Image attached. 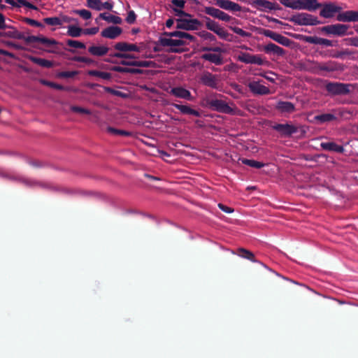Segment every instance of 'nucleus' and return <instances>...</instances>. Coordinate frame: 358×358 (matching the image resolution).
I'll use <instances>...</instances> for the list:
<instances>
[{"mask_svg": "<svg viewBox=\"0 0 358 358\" xmlns=\"http://www.w3.org/2000/svg\"><path fill=\"white\" fill-rule=\"evenodd\" d=\"M66 42L69 46L74 48L85 49L86 48L85 44L79 41L68 39Z\"/></svg>", "mask_w": 358, "mask_h": 358, "instance_id": "nucleus-49", "label": "nucleus"}, {"mask_svg": "<svg viewBox=\"0 0 358 358\" xmlns=\"http://www.w3.org/2000/svg\"><path fill=\"white\" fill-rule=\"evenodd\" d=\"M205 19H206V27L208 30L215 33L216 31L220 27L218 22L211 20L210 17H205Z\"/></svg>", "mask_w": 358, "mask_h": 358, "instance_id": "nucleus-43", "label": "nucleus"}, {"mask_svg": "<svg viewBox=\"0 0 358 358\" xmlns=\"http://www.w3.org/2000/svg\"><path fill=\"white\" fill-rule=\"evenodd\" d=\"M78 73L77 71H59L57 73V77L59 78H73Z\"/></svg>", "mask_w": 358, "mask_h": 358, "instance_id": "nucleus-50", "label": "nucleus"}, {"mask_svg": "<svg viewBox=\"0 0 358 358\" xmlns=\"http://www.w3.org/2000/svg\"><path fill=\"white\" fill-rule=\"evenodd\" d=\"M320 67L321 63L310 59H308L300 64V69L301 70L317 75H322ZM322 76L326 75L322 74Z\"/></svg>", "mask_w": 358, "mask_h": 358, "instance_id": "nucleus-14", "label": "nucleus"}, {"mask_svg": "<svg viewBox=\"0 0 358 358\" xmlns=\"http://www.w3.org/2000/svg\"><path fill=\"white\" fill-rule=\"evenodd\" d=\"M71 109L74 113H83L86 115L91 114L90 110L78 106H71Z\"/></svg>", "mask_w": 358, "mask_h": 358, "instance_id": "nucleus-56", "label": "nucleus"}, {"mask_svg": "<svg viewBox=\"0 0 358 358\" xmlns=\"http://www.w3.org/2000/svg\"><path fill=\"white\" fill-rule=\"evenodd\" d=\"M0 36L13 39L24 40L27 43L26 38H27V36H26L24 32L19 31L16 29H13L12 30L6 31H0Z\"/></svg>", "mask_w": 358, "mask_h": 358, "instance_id": "nucleus-26", "label": "nucleus"}, {"mask_svg": "<svg viewBox=\"0 0 358 358\" xmlns=\"http://www.w3.org/2000/svg\"><path fill=\"white\" fill-rule=\"evenodd\" d=\"M248 87L252 93L257 95H266L270 93V90L266 86L261 85L259 82L253 81L248 84Z\"/></svg>", "mask_w": 358, "mask_h": 358, "instance_id": "nucleus-23", "label": "nucleus"}, {"mask_svg": "<svg viewBox=\"0 0 358 358\" xmlns=\"http://www.w3.org/2000/svg\"><path fill=\"white\" fill-rule=\"evenodd\" d=\"M176 20V29L185 31L197 30L201 26V22L198 19L178 18Z\"/></svg>", "mask_w": 358, "mask_h": 358, "instance_id": "nucleus-8", "label": "nucleus"}, {"mask_svg": "<svg viewBox=\"0 0 358 358\" xmlns=\"http://www.w3.org/2000/svg\"><path fill=\"white\" fill-rule=\"evenodd\" d=\"M215 5L221 9L232 12H240L242 7L237 3L231 0H215Z\"/></svg>", "mask_w": 358, "mask_h": 358, "instance_id": "nucleus-16", "label": "nucleus"}, {"mask_svg": "<svg viewBox=\"0 0 358 358\" xmlns=\"http://www.w3.org/2000/svg\"><path fill=\"white\" fill-rule=\"evenodd\" d=\"M275 109L281 113H292L295 111V105L290 101H279L275 105Z\"/></svg>", "mask_w": 358, "mask_h": 358, "instance_id": "nucleus-24", "label": "nucleus"}, {"mask_svg": "<svg viewBox=\"0 0 358 358\" xmlns=\"http://www.w3.org/2000/svg\"><path fill=\"white\" fill-rule=\"evenodd\" d=\"M199 35L204 40H208L210 41H215L216 40V38L213 34L206 31H200Z\"/></svg>", "mask_w": 358, "mask_h": 358, "instance_id": "nucleus-54", "label": "nucleus"}, {"mask_svg": "<svg viewBox=\"0 0 358 358\" xmlns=\"http://www.w3.org/2000/svg\"><path fill=\"white\" fill-rule=\"evenodd\" d=\"M349 28L350 26L348 24L338 23L322 27L320 28V30L329 36L342 37L348 35Z\"/></svg>", "mask_w": 358, "mask_h": 358, "instance_id": "nucleus-3", "label": "nucleus"}, {"mask_svg": "<svg viewBox=\"0 0 358 358\" xmlns=\"http://www.w3.org/2000/svg\"><path fill=\"white\" fill-rule=\"evenodd\" d=\"M105 92H108L114 96L121 97V98H127L128 94L124 93L121 91L114 90L110 87H103Z\"/></svg>", "mask_w": 358, "mask_h": 358, "instance_id": "nucleus-46", "label": "nucleus"}, {"mask_svg": "<svg viewBox=\"0 0 358 358\" xmlns=\"http://www.w3.org/2000/svg\"><path fill=\"white\" fill-rule=\"evenodd\" d=\"M136 20V15L134 10H129L127 13V16L125 19L128 24H134Z\"/></svg>", "mask_w": 358, "mask_h": 358, "instance_id": "nucleus-60", "label": "nucleus"}, {"mask_svg": "<svg viewBox=\"0 0 358 358\" xmlns=\"http://www.w3.org/2000/svg\"><path fill=\"white\" fill-rule=\"evenodd\" d=\"M83 34V29L75 26L69 25L68 27L67 35L73 38H77Z\"/></svg>", "mask_w": 358, "mask_h": 358, "instance_id": "nucleus-39", "label": "nucleus"}, {"mask_svg": "<svg viewBox=\"0 0 358 358\" xmlns=\"http://www.w3.org/2000/svg\"><path fill=\"white\" fill-rule=\"evenodd\" d=\"M320 147L324 150L334 152L336 153H343L345 151L343 145H338L334 141L322 142L320 143Z\"/></svg>", "mask_w": 358, "mask_h": 358, "instance_id": "nucleus-27", "label": "nucleus"}, {"mask_svg": "<svg viewBox=\"0 0 358 358\" xmlns=\"http://www.w3.org/2000/svg\"><path fill=\"white\" fill-rule=\"evenodd\" d=\"M305 4V8L308 11H315L317 8H320L322 6V3H319L317 0H303Z\"/></svg>", "mask_w": 358, "mask_h": 358, "instance_id": "nucleus-41", "label": "nucleus"}, {"mask_svg": "<svg viewBox=\"0 0 358 358\" xmlns=\"http://www.w3.org/2000/svg\"><path fill=\"white\" fill-rule=\"evenodd\" d=\"M183 8H172V10L174 12L175 15L178 17H192V15L182 10Z\"/></svg>", "mask_w": 358, "mask_h": 358, "instance_id": "nucleus-53", "label": "nucleus"}, {"mask_svg": "<svg viewBox=\"0 0 358 358\" xmlns=\"http://www.w3.org/2000/svg\"><path fill=\"white\" fill-rule=\"evenodd\" d=\"M288 20L299 26H315L322 24V22L319 20L317 16L308 13H299L293 15L288 18Z\"/></svg>", "mask_w": 358, "mask_h": 358, "instance_id": "nucleus-1", "label": "nucleus"}, {"mask_svg": "<svg viewBox=\"0 0 358 358\" xmlns=\"http://www.w3.org/2000/svg\"><path fill=\"white\" fill-rule=\"evenodd\" d=\"M352 54V51H350L348 49H345V50H342V51H338L337 52L334 54L332 55V57L334 58H341V59H343V58H344L345 56L351 55Z\"/></svg>", "mask_w": 358, "mask_h": 358, "instance_id": "nucleus-58", "label": "nucleus"}, {"mask_svg": "<svg viewBox=\"0 0 358 358\" xmlns=\"http://www.w3.org/2000/svg\"><path fill=\"white\" fill-rule=\"evenodd\" d=\"M206 106L214 111L228 115H234V110L227 103L220 99H211L206 101Z\"/></svg>", "mask_w": 358, "mask_h": 358, "instance_id": "nucleus-4", "label": "nucleus"}, {"mask_svg": "<svg viewBox=\"0 0 358 358\" xmlns=\"http://www.w3.org/2000/svg\"><path fill=\"white\" fill-rule=\"evenodd\" d=\"M215 34H216L221 39L224 41L228 39V37L229 36V34L221 27L216 31Z\"/></svg>", "mask_w": 358, "mask_h": 358, "instance_id": "nucleus-59", "label": "nucleus"}, {"mask_svg": "<svg viewBox=\"0 0 358 358\" xmlns=\"http://www.w3.org/2000/svg\"><path fill=\"white\" fill-rule=\"evenodd\" d=\"M40 83L45 86H48V87H50L51 88H53V89L57 90H61V91L69 90L68 87H64L62 85H60V84H58V83H54V82H52V81H50L48 80H45V79H41L40 80Z\"/></svg>", "mask_w": 358, "mask_h": 358, "instance_id": "nucleus-40", "label": "nucleus"}, {"mask_svg": "<svg viewBox=\"0 0 358 358\" xmlns=\"http://www.w3.org/2000/svg\"><path fill=\"white\" fill-rule=\"evenodd\" d=\"M114 49L118 50V52H124L127 53V52H140V48L134 43H129L127 42H118L114 45Z\"/></svg>", "mask_w": 358, "mask_h": 358, "instance_id": "nucleus-20", "label": "nucleus"}, {"mask_svg": "<svg viewBox=\"0 0 358 358\" xmlns=\"http://www.w3.org/2000/svg\"><path fill=\"white\" fill-rule=\"evenodd\" d=\"M172 37H160L159 38V45L163 47H170L169 52L182 53L186 50L181 46L188 45V43L182 39H173Z\"/></svg>", "mask_w": 358, "mask_h": 358, "instance_id": "nucleus-2", "label": "nucleus"}, {"mask_svg": "<svg viewBox=\"0 0 358 358\" xmlns=\"http://www.w3.org/2000/svg\"><path fill=\"white\" fill-rule=\"evenodd\" d=\"M169 93L177 98L183 99L187 101H192L194 99L191 92L182 87H173L171 89Z\"/></svg>", "mask_w": 358, "mask_h": 358, "instance_id": "nucleus-19", "label": "nucleus"}, {"mask_svg": "<svg viewBox=\"0 0 358 358\" xmlns=\"http://www.w3.org/2000/svg\"><path fill=\"white\" fill-rule=\"evenodd\" d=\"M107 131L109 133L115 134V135H120V136H132V132H131V131L123 130V129H116V128H114L112 127H108L107 128Z\"/></svg>", "mask_w": 358, "mask_h": 358, "instance_id": "nucleus-44", "label": "nucleus"}, {"mask_svg": "<svg viewBox=\"0 0 358 358\" xmlns=\"http://www.w3.org/2000/svg\"><path fill=\"white\" fill-rule=\"evenodd\" d=\"M99 27H94L91 28L83 29V34L85 35H94L99 32Z\"/></svg>", "mask_w": 358, "mask_h": 358, "instance_id": "nucleus-61", "label": "nucleus"}, {"mask_svg": "<svg viewBox=\"0 0 358 358\" xmlns=\"http://www.w3.org/2000/svg\"><path fill=\"white\" fill-rule=\"evenodd\" d=\"M5 44L8 46V47H10V48H15V50H24L25 48L22 46L21 45L18 44V43H15L13 41H6L5 43Z\"/></svg>", "mask_w": 358, "mask_h": 358, "instance_id": "nucleus-63", "label": "nucleus"}, {"mask_svg": "<svg viewBox=\"0 0 358 358\" xmlns=\"http://www.w3.org/2000/svg\"><path fill=\"white\" fill-rule=\"evenodd\" d=\"M87 75L90 76L99 77L106 80H110L112 78V74L110 73L97 70H90L87 71Z\"/></svg>", "mask_w": 358, "mask_h": 358, "instance_id": "nucleus-37", "label": "nucleus"}, {"mask_svg": "<svg viewBox=\"0 0 358 358\" xmlns=\"http://www.w3.org/2000/svg\"><path fill=\"white\" fill-rule=\"evenodd\" d=\"M291 6L290 8L294 10H306L303 0H295Z\"/></svg>", "mask_w": 358, "mask_h": 358, "instance_id": "nucleus-55", "label": "nucleus"}, {"mask_svg": "<svg viewBox=\"0 0 358 358\" xmlns=\"http://www.w3.org/2000/svg\"><path fill=\"white\" fill-rule=\"evenodd\" d=\"M236 255L240 257L248 259L252 262H259V260L255 259V255L251 251L246 250L243 248H240L238 249Z\"/></svg>", "mask_w": 358, "mask_h": 358, "instance_id": "nucleus-35", "label": "nucleus"}, {"mask_svg": "<svg viewBox=\"0 0 358 358\" xmlns=\"http://www.w3.org/2000/svg\"><path fill=\"white\" fill-rule=\"evenodd\" d=\"M272 129L283 137H290L298 131V128L296 126L289 123H277L272 126Z\"/></svg>", "mask_w": 358, "mask_h": 358, "instance_id": "nucleus-11", "label": "nucleus"}, {"mask_svg": "<svg viewBox=\"0 0 358 358\" xmlns=\"http://www.w3.org/2000/svg\"><path fill=\"white\" fill-rule=\"evenodd\" d=\"M217 206L222 211H223L226 213H228V214L231 213L234 211V208L229 207L227 206H225L221 203H218Z\"/></svg>", "mask_w": 358, "mask_h": 358, "instance_id": "nucleus-64", "label": "nucleus"}, {"mask_svg": "<svg viewBox=\"0 0 358 358\" xmlns=\"http://www.w3.org/2000/svg\"><path fill=\"white\" fill-rule=\"evenodd\" d=\"M238 60L247 64H257L263 66L268 63V61L263 59L259 55H251L248 52H242L238 56Z\"/></svg>", "mask_w": 358, "mask_h": 358, "instance_id": "nucleus-10", "label": "nucleus"}, {"mask_svg": "<svg viewBox=\"0 0 358 358\" xmlns=\"http://www.w3.org/2000/svg\"><path fill=\"white\" fill-rule=\"evenodd\" d=\"M204 13L213 17L224 22H229L231 17L224 11L211 6L204 8Z\"/></svg>", "mask_w": 358, "mask_h": 358, "instance_id": "nucleus-15", "label": "nucleus"}, {"mask_svg": "<svg viewBox=\"0 0 358 358\" xmlns=\"http://www.w3.org/2000/svg\"><path fill=\"white\" fill-rule=\"evenodd\" d=\"M88 52L92 56L102 57L106 55L108 51L109 48L106 45H92L87 49Z\"/></svg>", "mask_w": 358, "mask_h": 358, "instance_id": "nucleus-29", "label": "nucleus"}, {"mask_svg": "<svg viewBox=\"0 0 358 358\" xmlns=\"http://www.w3.org/2000/svg\"><path fill=\"white\" fill-rule=\"evenodd\" d=\"M336 20L342 22H358V10H349L341 12L336 15Z\"/></svg>", "mask_w": 358, "mask_h": 358, "instance_id": "nucleus-18", "label": "nucleus"}, {"mask_svg": "<svg viewBox=\"0 0 358 358\" xmlns=\"http://www.w3.org/2000/svg\"><path fill=\"white\" fill-rule=\"evenodd\" d=\"M99 19H102L107 22L113 23L115 24H120L122 22L120 17L113 15H108L106 13H100L99 17L95 20L96 22H98Z\"/></svg>", "mask_w": 358, "mask_h": 358, "instance_id": "nucleus-33", "label": "nucleus"}, {"mask_svg": "<svg viewBox=\"0 0 358 358\" xmlns=\"http://www.w3.org/2000/svg\"><path fill=\"white\" fill-rule=\"evenodd\" d=\"M122 33V29L117 26H109L103 29L101 36L109 39H115Z\"/></svg>", "mask_w": 358, "mask_h": 358, "instance_id": "nucleus-21", "label": "nucleus"}, {"mask_svg": "<svg viewBox=\"0 0 358 358\" xmlns=\"http://www.w3.org/2000/svg\"><path fill=\"white\" fill-rule=\"evenodd\" d=\"M43 21L45 24L52 26H61L62 24V20L58 17H45Z\"/></svg>", "mask_w": 358, "mask_h": 358, "instance_id": "nucleus-45", "label": "nucleus"}, {"mask_svg": "<svg viewBox=\"0 0 358 358\" xmlns=\"http://www.w3.org/2000/svg\"><path fill=\"white\" fill-rule=\"evenodd\" d=\"M115 59V58L124 59L123 60L134 61L137 59V56L134 54L124 52H113L109 54V57Z\"/></svg>", "mask_w": 358, "mask_h": 358, "instance_id": "nucleus-36", "label": "nucleus"}, {"mask_svg": "<svg viewBox=\"0 0 358 358\" xmlns=\"http://www.w3.org/2000/svg\"><path fill=\"white\" fill-rule=\"evenodd\" d=\"M25 57L28 60L31 61V62H33L36 64H38L40 66H42L44 68L50 69V68L53 67V66H54V62L50 60H48L45 59L40 58V57H34V56L30 55H26Z\"/></svg>", "mask_w": 358, "mask_h": 358, "instance_id": "nucleus-28", "label": "nucleus"}, {"mask_svg": "<svg viewBox=\"0 0 358 358\" xmlns=\"http://www.w3.org/2000/svg\"><path fill=\"white\" fill-rule=\"evenodd\" d=\"M73 12L78 14L84 20H89L92 17L91 12L86 9L75 10Z\"/></svg>", "mask_w": 358, "mask_h": 358, "instance_id": "nucleus-52", "label": "nucleus"}, {"mask_svg": "<svg viewBox=\"0 0 358 358\" xmlns=\"http://www.w3.org/2000/svg\"><path fill=\"white\" fill-rule=\"evenodd\" d=\"M261 34L264 35L266 37L270 38L272 40L275 41V42L288 47L290 45L291 41L289 38L278 34L276 32H274L269 29H263L261 32Z\"/></svg>", "mask_w": 358, "mask_h": 358, "instance_id": "nucleus-12", "label": "nucleus"}, {"mask_svg": "<svg viewBox=\"0 0 358 358\" xmlns=\"http://www.w3.org/2000/svg\"><path fill=\"white\" fill-rule=\"evenodd\" d=\"M229 29L233 31L235 34H238L239 36L242 37H250L252 36V34L248 31H245L241 28H239L238 27H232L230 26Z\"/></svg>", "mask_w": 358, "mask_h": 358, "instance_id": "nucleus-51", "label": "nucleus"}, {"mask_svg": "<svg viewBox=\"0 0 358 358\" xmlns=\"http://www.w3.org/2000/svg\"><path fill=\"white\" fill-rule=\"evenodd\" d=\"M26 39L27 43L38 42L47 46L57 45L59 43L58 41L55 39L48 38L43 36H27Z\"/></svg>", "mask_w": 358, "mask_h": 358, "instance_id": "nucleus-22", "label": "nucleus"}, {"mask_svg": "<svg viewBox=\"0 0 358 358\" xmlns=\"http://www.w3.org/2000/svg\"><path fill=\"white\" fill-rule=\"evenodd\" d=\"M124 66H113L110 67L108 69H110L112 71L117 72V73H129V68Z\"/></svg>", "mask_w": 358, "mask_h": 358, "instance_id": "nucleus-57", "label": "nucleus"}, {"mask_svg": "<svg viewBox=\"0 0 358 358\" xmlns=\"http://www.w3.org/2000/svg\"><path fill=\"white\" fill-rule=\"evenodd\" d=\"M320 15L324 18H332L336 13H340L342 7L337 6L333 2H326L322 3Z\"/></svg>", "mask_w": 358, "mask_h": 358, "instance_id": "nucleus-9", "label": "nucleus"}, {"mask_svg": "<svg viewBox=\"0 0 358 358\" xmlns=\"http://www.w3.org/2000/svg\"><path fill=\"white\" fill-rule=\"evenodd\" d=\"M164 35L168 36V37H177L178 39H188L190 41L194 42L196 38L193 35L181 31H174L171 32H164Z\"/></svg>", "mask_w": 358, "mask_h": 358, "instance_id": "nucleus-30", "label": "nucleus"}, {"mask_svg": "<svg viewBox=\"0 0 358 358\" xmlns=\"http://www.w3.org/2000/svg\"><path fill=\"white\" fill-rule=\"evenodd\" d=\"M264 50L266 53H273L277 56L282 57L285 54V50L273 43H269L264 47Z\"/></svg>", "mask_w": 358, "mask_h": 358, "instance_id": "nucleus-31", "label": "nucleus"}, {"mask_svg": "<svg viewBox=\"0 0 358 358\" xmlns=\"http://www.w3.org/2000/svg\"><path fill=\"white\" fill-rule=\"evenodd\" d=\"M171 105L173 108L180 110V112L182 115H193V116H195L197 117H201V113L199 110L192 108L188 105H182V104L175 103H171Z\"/></svg>", "mask_w": 358, "mask_h": 358, "instance_id": "nucleus-25", "label": "nucleus"}, {"mask_svg": "<svg viewBox=\"0 0 358 358\" xmlns=\"http://www.w3.org/2000/svg\"><path fill=\"white\" fill-rule=\"evenodd\" d=\"M301 38L306 43L314 45H320L321 38L320 37L311 36H302Z\"/></svg>", "mask_w": 358, "mask_h": 358, "instance_id": "nucleus-47", "label": "nucleus"}, {"mask_svg": "<svg viewBox=\"0 0 358 358\" xmlns=\"http://www.w3.org/2000/svg\"><path fill=\"white\" fill-rule=\"evenodd\" d=\"M201 83L212 89H218V80L216 75H214L208 71L203 73L201 78Z\"/></svg>", "mask_w": 358, "mask_h": 358, "instance_id": "nucleus-17", "label": "nucleus"}, {"mask_svg": "<svg viewBox=\"0 0 358 358\" xmlns=\"http://www.w3.org/2000/svg\"><path fill=\"white\" fill-rule=\"evenodd\" d=\"M345 41L348 42V45L358 48V37L357 36L348 38H345Z\"/></svg>", "mask_w": 358, "mask_h": 358, "instance_id": "nucleus-62", "label": "nucleus"}, {"mask_svg": "<svg viewBox=\"0 0 358 358\" xmlns=\"http://www.w3.org/2000/svg\"><path fill=\"white\" fill-rule=\"evenodd\" d=\"M337 119V117L332 113H322L317 115L314 117V120L317 123L324 124L334 121Z\"/></svg>", "mask_w": 358, "mask_h": 358, "instance_id": "nucleus-34", "label": "nucleus"}, {"mask_svg": "<svg viewBox=\"0 0 358 358\" xmlns=\"http://www.w3.org/2000/svg\"><path fill=\"white\" fill-rule=\"evenodd\" d=\"M105 62L113 64H120L122 66H131L136 67H152L155 65V62L150 60H144V61H128V60H120L117 61V59H113L112 58H105Z\"/></svg>", "mask_w": 358, "mask_h": 358, "instance_id": "nucleus-6", "label": "nucleus"}, {"mask_svg": "<svg viewBox=\"0 0 358 358\" xmlns=\"http://www.w3.org/2000/svg\"><path fill=\"white\" fill-rule=\"evenodd\" d=\"M250 5L261 12L268 13L271 10H280L282 8L276 3L268 0H252Z\"/></svg>", "mask_w": 358, "mask_h": 358, "instance_id": "nucleus-5", "label": "nucleus"}, {"mask_svg": "<svg viewBox=\"0 0 358 358\" xmlns=\"http://www.w3.org/2000/svg\"><path fill=\"white\" fill-rule=\"evenodd\" d=\"M242 164L248 165L252 168L261 169L265 166V164L262 162H258L254 159H249L246 158H239L238 159Z\"/></svg>", "mask_w": 358, "mask_h": 358, "instance_id": "nucleus-38", "label": "nucleus"}, {"mask_svg": "<svg viewBox=\"0 0 358 358\" xmlns=\"http://www.w3.org/2000/svg\"><path fill=\"white\" fill-rule=\"evenodd\" d=\"M345 69V66L338 62L329 60L326 62L321 63L320 70L327 73L343 72Z\"/></svg>", "mask_w": 358, "mask_h": 358, "instance_id": "nucleus-13", "label": "nucleus"}, {"mask_svg": "<svg viewBox=\"0 0 358 358\" xmlns=\"http://www.w3.org/2000/svg\"><path fill=\"white\" fill-rule=\"evenodd\" d=\"M70 59L73 62H83L89 66L96 64L94 59H93L90 57H83V56H74V57H71Z\"/></svg>", "mask_w": 358, "mask_h": 358, "instance_id": "nucleus-42", "label": "nucleus"}, {"mask_svg": "<svg viewBox=\"0 0 358 358\" xmlns=\"http://www.w3.org/2000/svg\"><path fill=\"white\" fill-rule=\"evenodd\" d=\"M350 84L343 83H328L326 85V90L329 93L334 95H345L350 92Z\"/></svg>", "mask_w": 358, "mask_h": 358, "instance_id": "nucleus-7", "label": "nucleus"}, {"mask_svg": "<svg viewBox=\"0 0 358 358\" xmlns=\"http://www.w3.org/2000/svg\"><path fill=\"white\" fill-rule=\"evenodd\" d=\"M201 59L208 61L217 66L222 65L224 63L223 58L221 55L213 53H206L201 55Z\"/></svg>", "mask_w": 358, "mask_h": 358, "instance_id": "nucleus-32", "label": "nucleus"}, {"mask_svg": "<svg viewBox=\"0 0 358 358\" xmlns=\"http://www.w3.org/2000/svg\"><path fill=\"white\" fill-rule=\"evenodd\" d=\"M101 0H87V5L89 8L96 10H101Z\"/></svg>", "mask_w": 358, "mask_h": 358, "instance_id": "nucleus-48", "label": "nucleus"}]
</instances>
